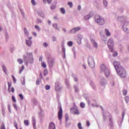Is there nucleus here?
<instances>
[{"label":"nucleus","instance_id":"f257e3e1","mask_svg":"<svg viewBox=\"0 0 129 129\" xmlns=\"http://www.w3.org/2000/svg\"><path fill=\"white\" fill-rule=\"evenodd\" d=\"M118 21L122 22L123 25L122 29L125 34H129V22L126 21L125 17L123 16L118 17Z\"/></svg>","mask_w":129,"mask_h":129},{"label":"nucleus","instance_id":"f03ea898","mask_svg":"<svg viewBox=\"0 0 129 129\" xmlns=\"http://www.w3.org/2000/svg\"><path fill=\"white\" fill-rule=\"evenodd\" d=\"M26 55H27L24 54L23 55V59L25 62V64L28 66L29 64V63H30V64H33V63H34V58L33 57V53L27 52ZM27 56H28V57Z\"/></svg>","mask_w":129,"mask_h":129},{"label":"nucleus","instance_id":"7ed1b4c3","mask_svg":"<svg viewBox=\"0 0 129 129\" xmlns=\"http://www.w3.org/2000/svg\"><path fill=\"white\" fill-rule=\"evenodd\" d=\"M94 21H95V23H97L98 25H102L105 24V20H104V18L98 15L95 16Z\"/></svg>","mask_w":129,"mask_h":129},{"label":"nucleus","instance_id":"20e7f679","mask_svg":"<svg viewBox=\"0 0 129 129\" xmlns=\"http://www.w3.org/2000/svg\"><path fill=\"white\" fill-rule=\"evenodd\" d=\"M116 71L121 78H125L126 77V72L122 67L118 69Z\"/></svg>","mask_w":129,"mask_h":129},{"label":"nucleus","instance_id":"39448f33","mask_svg":"<svg viewBox=\"0 0 129 129\" xmlns=\"http://www.w3.org/2000/svg\"><path fill=\"white\" fill-rule=\"evenodd\" d=\"M100 70H101V72H104L106 77L107 78H108L110 74L109 70H108V68H106V66H105V64H102L101 66Z\"/></svg>","mask_w":129,"mask_h":129},{"label":"nucleus","instance_id":"423d86ee","mask_svg":"<svg viewBox=\"0 0 129 129\" xmlns=\"http://www.w3.org/2000/svg\"><path fill=\"white\" fill-rule=\"evenodd\" d=\"M88 63L91 68H94L95 67V61L93 57L89 56L88 57Z\"/></svg>","mask_w":129,"mask_h":129},{"label":"nucleus","instance_id":"0eeeda50","mask_svg":"<svg viewBox=\"0 0 129 129\" xmlns=\"http://www.w3.org/2000/svg\"><path fill=\"white\" fill-rule=\"evenodd\" d=\"M113 45H114L113 39L112 38L109 39L107 42V46L110 52H113Z\"/></svg>","mask_w":129,"mask_h":129},{"label":"nucleus","instance_id":"6e6552de","mask_svg":"<svg viewBox=\"0 0 129 129\" xmlns=\"http://www.w3.org/2000/svg\"><path fill=\"white\" fill-rule=\"evenodd\" d=\"M74 106L71 108V113H73V114H76L77 115H79L80 114V112L78 110V108H77V106H76V104L75 103L74 104Z\"/></svg>","mask_w":129,"mask_h":129},{"label":"nucleus","instance_id":"1a4fd4ad","mask_svg":"<svg viewBox=\"0 0 129 129\" xmlns=\"http://www.w3.org/2000/svg\"><path fill=\"white\" fill-rule=\"evenodd\" d=\"M109 117V125L110 126H112L113 125V123L112 122V118H111V116H110V114L109 113H107L106 114H104L103 115V119L104 120L106 119L107 117Z\"/></svg>","mask_w":129,"mask_h":129},{"label":"nucleus","instance_id":"9d476101","mask_svg":"<svg viewBox=\"0 0 129 129\" xmlns=\"http://www.w3.org/2000/svg\"><path fill=\"white\" fill-rule=\"evenodd\" d=\"M113 65L116 71H117V69H119V68L122 67L121 66H120V62L117 61H114L113 63Z\"/></svg>","mask_w":129,"mask_h":129},{"label":"nucleus","instance_id":"9b49d317","mask_svg":"<svg viewBox=\"0 0 129 129\" xmlns=\"http://www.w3.org/2000/svg\"><path fill=\"white\" fill-rule=\"evenodd\" d=\"M55 63V60L53 58H48V65L49 68H52Z\"/></svg>","mask_w":129,"mask_h":129},{"label":"nucleus","instance_id":"f8f14e48","mask_svg":"<svg viewBox=\"0 0 129 129\" xmlns=\"http://www.w3.org/2000/svg\"><path fill=\"white\" fill-rule=\"evenodd\" d=\"M32 37L31 36L29 37L28 39H26V44L28 47H31V46H32V44H33V42H32Z\"/></svg>","mask_w":129,"mask_h":129},{"label":"nucleus","instance_id":"ddd939ff","mask_svg":"<svg viewBox=\"0 0 129 129\" xmlns=\"http://www.w3.org/2000/svg\"><path fill=\"white\" fill-rule=\"evenodd\" d=\"M81 30V27H78L76 28H74L72 29L71 30L70 33L71 34H76L78 32H79Z\"/></svg>","mask_w":129,"mask_h":129},{"label":"nucleus","instance_id":"4468645a","mask_svg":"<svg viewBox=\"0 0 129 129\" xmlns=\"http://www.w3.org/2000/svg\"><path fill=\"white\" fill-rule=\"evenodd\" d=\"M58 119L61 120L62 119V117H63V110H62V107H59V110L58 113Z\"/></svg>","mask_w":129,"mask_h":129},{"label":"nucleus","instance_id":"2eb2a0df","mask_svg":"<svg viewBox=\"0 0 129 129\" xmlns=\"http://www.w3.org/2000/svg\"><path fill=\"white\" fill-rule=\"evenodd\" d=\"M55 91L57 92V93L58 92H60V90H61V87L60 86V83L59 82H56L55 84Z\"/></svg>","mask_w":129,"mask_h":129},{"label":"nucleus","instance_id":"dca6fc26","mask_svg":"<svg viewBox=\"0 0 129 129\" xmlns=\"http://www.w3.org/2000/svg\"><path fill=\"white\" fill-rule=\"evenodd\" d=\"M100 82L101 83V85L102 86L106 85L107 83V81L105 80V79L103 77H100Z\"/></svg>","mask_w":129,"mask_h":129},{"label":"nucleus","instance_id":"f3484780","mask_svg":"<svg viewBox=\"0 0 129 129\" xmlns=\"http://www.w3.org/2000/svg\"><path fill=\"white\" fill-rule=\"evenodd\" d=\"M92 17H93V13L91 12L88 15H86L84 19L86 21H88V20H89L90 18H92Z\"/></svg>","mask_w":129,"mask_h":129},{"label":"nucleus","instance_id":"a211bd4d","mask_svg":"<svg viewBox=\"0 0 129 129\" xmlns=\"http://www.w3.org/2000/svg\"><path fill=\"white\" fill-rule=\"evenodd\" d=\"M48 129H56L55 123L53 122L49 123Z\"/></svg>","mask_w":129,"mask_h":129},{"label":"nucleus","instance_id":"6ab92c4d","mask_svg":"<svg viewBox=\"0 0 129 129\" xmlns=\"http://www.w3.org/2000/svg\"><path fill=\"white\" fill-rule=\"evenodd\" d=\"M81 40H82V35H78L77 37V42L78 44H80L81 43Z\"/></svg>","mask_w":129,"mask_h":129},{"label":"nucleus","instance_id":"aec40b11","mask_svg":"<svg viewBox=\"0 0 129 129\" xmlns=\"http://www.w3.org/2000/svg\"><path fill=\"white\" fill-rule=\"evenodd\" d=\"M32 123L33 124V128L36 129V119L34 116L32 117Z\"/></svg>","mask_w":129,"mask_h":129},{"label":"nucleus","instance_id":"412c9836","mask_svg":"<svg viewBox=\"0 0 129 129\" xmlns=\"http://www.w3.org/2000/svg\"><path fill=\"white\" fill-rule=\"evenodd\" d=\"M52 27L55 29V30H57V31H60V28L58 26V24L57 23L52 24Z\"/></svg>","mask_w":129,"mask_h":129},{"label":"nucleus","instance_id":"4be33fe9","mask_svg":"<svg viewBox=\"0 0 129 129\" xmlns=\"http://www.w3.org/2000/svg\"><path fill=\"white\" fill-rule=\"evenodd\" d=\"M91 41L95 48H97L98 44L95 42V40L93 38H91Z\"/></svg>","mask_w":129,"mask_h":129},{"label":"nucleus","instance_id":"5701e85b","mask_svg":"<svg viewBox=\"0 0 129 129\" xmlns=\"http://www.w3.org/2000/svg\"><path fill=\"white\" fill-rule=\"evenodd\" d=\"M37 14L38 15V16L41 17V18H45V14H44V12H43V11L38 12Z\"/></svg>","mask_w":129,"mask_h":129},{"label":"nucleus","instance_id":"b1692460","mask_svg":"<svg viewBox=\"0 0 129 129\" xmlns=\"http://www.w3.org/2000/svg\"><path fill=\"white\" fill-rule=\"evenodd\" d=\"M105 33L107 37H110V36H111V34L109 32V30H108L107 29H105Z\"/></svg>","mask_w":129,"mask_h":129},{"label":"nucleus","instance_id":"393cba45","mask_svg":"<svg viewBox=\"0 0 129 129\" xmlns=\"http://www.w3.org/2000/svg\"><path fill=\"white\" fill-rule=\"evenodd\" d=\"M2 69L6 75H8V69L5 66H2Z\"/></svg>","mask_w":129,"mask_h":129},{"label":"nucleus","instance_id":"a878e982","mask_svg":"<svg viewBox=\"0 0 129 129\" xmlns=\"http://www.w3.org/2000/svg\"><path fill=\"white\" fill-rule=\"evenodd\" d=\"M62 47V51L63 52L64 57V58H65L66 56V49L65 48V46H64V45H61Z\"/></svg>","mask_w":129,"mask_h":129},{"label":"nucleus","instance_id":"bb28decb","mask_svg":"<svg viewBox=\"0 0 129 129\" xmlns=\"http://www.w3.org/2000/svg\"><path fill=\"white\" fill-rule=\"evenodd\" d=\"M59 11H60V13H61V14H62V15H65V14H66V10H65V9L64 8H61L59 9Z\"/></svg>","mask_w":129,"mask_h":129},{"label":"nucleus","instance_id":"cd10ccee","mask_svg":"<svg viewBox=\"0 0 129 129\" xmlns=\"http://www.w3.org/2000/svg\"><path fill=\"white\" fill-rule=\"evenodd\" d=\"M24 32L25 36H27V37H29V36L30 35V34L29 33V32L28 31V30H27V28H24Z\"/></svg>","mask_w":129,"mask_h":129},{"label":"nucleus","instance_id":"c85d7f7f","mask_svg":"<svg viewBox=\"0 0 129 129\" xmlns=\"http://www.w3.org/2000/svg\"><path fill=\"white\" fill-rule=\"evenodd\" d=\"M72 51L74 53V59H76V50H75V47L72 48Z\"/></svg>","mask_w":129,"mask_h":129},{"label":"nucleus","instance_id":"c756f323","mask_svg":"<svg viewBox=\"0 0 129 129\" xmlns=\"http://www.w3.org/2000/svg\"><path fill=\"white\" fill-rule=\"evenodd\" d=\"M24 69H25V66H22L19 70V74H22V73L23 72V71H24Z\"/></svg>","mask_w":129,"mask_h":129},{"label":"nucleus","instance_id":"7c9ffc66","mask_svg":"<svg viewBox=\"0 0 129 129\" xmlns=\"http://www.w3.org/2000/svg\"><path fill=\"white\" fill-rule=\"evenodd\" d=\"M43 23V20H42L40 18H37L36 20V23L37 24H42Z\"/></svg>","mask_w":129,"mask_h":129},{"label":"nucleus","instance_id":"2f4dec72","mask_svg":"<svg viewBox=\"0 0 129 129\" xmlns=\"http://www.w3.org/2000/svg\"><path fill=\"white\" fill-rule=\"evenodd\" d=\"M21 80V83L22 85H25V77H22Z\"/></svg>","mask_w":129,"mask_h":129},{"label":"nucleus","instance_id":"473e14b6","mask_svg":"<svg viewBox=\"0 0 129 129\" xmlns=\"http://www.w3.org/2000/svg\"><path fill=\"white\" fill-rule=\"evenodd\" d=\"M103 4L105 8H106L107 7V5H108V3L106 1V0H103Z\"/></svg>","mask_w":129,"mask_h":129},{"label":"nucleus","instance_id":"72a5a7b5","mask_svg":"<svg viewBox=\"0 0 129 129\" xmlns=\"http://www.w3.org/2000/svg\"><path fill=\"white\" fill-rule=\"evenodd\" d=\"M8 91L11 92V87H12V83H10V82H8Z\"/></svg>","mask_w":129,"mask_h":129},{"label":"nucleus","instance_id":"f704fd0d","mask_svg":"<svg viewBox=\"0 0 129 129\" xmlns=\"http://www.w3.org/2000/svg\"><path fill=\"white\" fill-rule=\"evenodd\" d=\"M24 124L25 125H26V126H28V125L30 124V123L29 122V120H24Z\"/></svg>","mask_w":129,"mask_h":129},{"label":"nucleus","instance_id":"c9c22d12","mask_svg":"<svg viewBox=\"0 0 129 129\" xmlns=\"http://www.w3.org/2000/svg\"><path fill=\"white\" fill-rule=\"evenodd\" d=\"M34 27L36 29V30H37L38 32H40V31H41V28H40L39 26L35 25Z\"/></svg>","mask_w":129,"mask_h":129},{"label":"nucleus","instance_id":"e433bc0d","mask_svg":"<svg viewBox=\"0 0 129 129\" xmlns=\"http://www.w3.org/2000/svg\"><path fill=\"white\" fill-rule=\"evenodd\" d=\"M17 61H18L19 64H23V63L24 62V61L21 58L18 59Z\"/></svg>","mask_w":129,"mask_h":129},{"label":"nucleus","instance_id":"4c0bfd02","mask_svg":"<svg viewBox=\"0 0 129 129\" xmlns=\"http://www.w3.org/2000/svg\"><path fill=\"white\" fill-rule=\"evenodd\" d=\"M68 45L69 47H72V46H73V42L72 41H69L68 42Z\"/></svg>","mask_w":129,"mask_h":129},{"label":"nucleus","instance_id":"58836bf2","mask_svg":"<svg viewBox=\"0 0 129 129\" xmlns=\"http://www.w3.org/2000/svg\"><path fill=\"white\" fill-rule=\"evenodd\" d=\"M68 5L69 6L70 8H73V3L72 2H68Z\"/></svg>","mask_w":129,"mask_h":129},{"label":"nucleus","instance_id":"ea45409f","mask_svg":"<svg viewBox=\"0 0 129 129\" xmlns=\"http://www.w3.org/2000/svg\"><path fill=\"white\" fill-rule=\"evenodd\" d=\"M41 66L43 68H46L47 67V65H46V63H45V62L44 61H42L41 62Z\"/></svg>","mask_w":129,"mask_h":129},{"label":"nucleus","instance_id":"a19ab883","mask_svg":"<svg viewBox=\"0 0 129 129\" xmlns=\"http://www.w3.org/2000/svg\"><path fill=\"white\" fill-rule=\"evenodd\" d=\"M122 92H123V95L125 96L127 94V91H126V90H123Z\"/></svg>","mask_w":129,"mask_h":129},{"label":"nucleus","instance_id":"79ce46f5","mask_svg":"<svg viewBox=\"0 0 129 129\" xmlns=\"http://www.w3.org/2000/svg\"><path fill=\"white\" fill-rule=\"evenodd\" d=\"M78 127L79 129H83V128H82V125H81V123H79L78 124Z\"/></svg>","mask_w":129,"mask_h":129},{"label":"nucleus","instance_id":"37998d69","mask_svg":"<svg viewBox=\"0 0 129 129\" xmlns=\"http://www.w3.org/2000/svg\"><path fill=\"white\" fill-rule=\"evenodd\" d=\"M51 10H54V9H56V5L54 4H52V5L50 7Z\"/></svg>","mask_w":129,"mask_h":129},{"label":"nucleus","instance_id":"c03bdc74","mask_svg":"<svg viewBox=\"0 0 129 129\" xmlns=\"http://www.w3.org/2000/svg\"><path fill=\"white\" fill-rule=\"evenodd\" d=\"M80 106L82 108H84L85 107V104L83 102L81 103Z\"/></svg>","mask_w":129,"mask_h":129},{"label":"nucleus","instance_id":"a18cd8bd","mask_svg":"<svg viewBox=\"0 0 129 129\" xmlns=\"http://www.w3.org/2000/svg\"><path fill=\"white\" fill-rule=\"evenodd\" d=\"M32 102L34 105H37V104L38 103V101H37L36 99H33V100L32 101Z\"/></svg>","mask_w":129,"mask_h":129},{"label":"nucleus","instance_id":"49530a36","mask_svg":"<svg viewBox=\"0 0 129 129\" xmlns=\"http://www.w3.org/2000/svg\"><path fill=\"white\" fill-rule=\"evenodd\" d=\"M43 46L45 48H47V47H48V46H49V44L47 42H44L43 44Z\"/></svg>","mask_w":129,"mask_h":129},{"label":"nucleus","instance_id":"de8ad7c7","mask_svg":"<svg viewBox=\"0 0 129 129\" xmlns=\"http://www.w3.org/2000/svg\"><path fill=\"white\" fill-rule=\"evenodd\" d=\"M117 55H118V53H117V52L116 51H114L113 53V57H116V56H117Z\"/></svg>","mask_w":129,"mask_h":129},{"label":"nucleus","instance_id":"09e8293b","mask_svg":"<svg viewBox=\"0 0 129 129\" xmlns=\"http://www.w3.org/2000/svg\"><path fill=\"white\" fill-rule=\"evenodd\" d=\"M44 76H47V75H48V70H44Z\"/></svg>","mask_w":129,"mask_h":129},{"label":"nucleus","instance_id":"8fccbe9b","mask_svg":"<svg viewBox=\"0 0 129 129\" xmlns=\"http://www.w3.org/2000/svg\"><path fill=\"white\" fill-rule=\"evenodd\" d=\"M19 96L20 99H21V100H23L24 99V96L23 95V94H20L19 95Z\"/></svg>","mask_w":129,"mask_h":129},{"label":"nucleus","instance_id":"3c124183","mask_svg":"<svg viewBox=\"0 0 129 129\" xmlns=\"http://www.w3.org/2000/svg\"><path fill=\"white\" fill-rule=\"evenodd\" d=\"M124 100L126 101V103H127L128 102V101H129L128 96L125 97Z\"/></svg>","mask_w":129,"mask_h":129},{"label":"nucleus","instance_id":"603ef678","mask_svg":"<svg viewBox=\"0 0 129 129\" xmlns=\"http://www.w3.org/2000/svg\"><path fill=\"white\" fill-rule=\"evenodd\" d=\"M31 4L33 5V6H36V1H35V0H31Z\"/></svg>","mask_w":129,"mask_h":129},{"label":"nucleus","instance_id":"864d4df0","mask_svg":"<svg viewBox=\"0 0 129 129\" xmlns=\"http://www.w3.org/2000/svg\"><path fill=\"white\" fill-rule=\"evenodd\" d=\"M50 87L49 85H47L46 86H45V89L46 90H49L50 89Z\"/></svg>","mask_w":129,"mask_h":129},{"label":"nucleus","instance_id":"5fc2aeb1","mask_svg":"<svg viewBox=\"0 0 129 129\" xmlns=\"http://www.w3.org/2000/svg\"><path fill=\"white\" fill-rule=\"evenodd\" d=\"M92 106L93 107H99V105L98 104H92Z\"/></svg>","mask_w":129,"mask_h":129},{"label":"nucleus","instance_id":"6e6d98bb","mask_svg":"<svg viewBox=\"0 0 129 129\" xmlns=\"http://www.w3.org/2000/svg\"><path fill=\"white\" fill-rule=\"evenodd\" d=\"M12 100L14 101V102H16L17 100H16L15 96H12Z\"/></svg>","mask_w":129,"mask_h":129},{"label":"nucleus","instance_id":"4d7b16f0","mask_svg":"<svg viewBox=\"0 0 129 129\" xmlns=\"http://www.w3.org/2000/svg\"><path fill=\"white\" fill-rule=\"evenodd\" d=\"M0 129H6V126H5V124H3V125H1Z\"/></svg>","mask_w":129,"mask_h":129},{"label":"nucleus","instance_id":"13d9d810","mask_svg":"<svg viewBox=\"0 0 129 129\" xmlns=\"http://www.w3.org/2000/svg\"><path fill=\"white\" fill-rule=\"evenodd\" d=\"M13 107H14L15 109L18 110V107L17 106V105L16 104H14L13 105Z\"/></svg>","mask_w":129,"mask_h":129},{"label":"nucleus","instance_id":"bf43d9fd","mask_svg":"<svg viewBox=\"0 0 129 129\" xmlns=\"http://www.w3.org/2000/svg\"><path fill=\"white\" fill-rule=\"evenodd\" d=\"M18 124L17 123V122H14V126L17 128V129H19V128H18Z\"/></svg>","mask_w":129,"mask_h":129},{"label":"nucleus","instance_id":"052dcab7","mask_svg":"<svg viewBox=\"0 0 129 129\" xmlns=\"http://www.w3.org/2000/svg\"><path fill=\"white\" fill-rule=\"evenodd\" d=\"M78 11H81V6L79 5L77 8Z\"/></svg>","mask_w":129,"mask_h":129},{"label":"nucleus","instance_id":"680f3d73","mask_svg":"<svg viewBox=\"0 0 129 129\" xmlns=\"http://www.w3.org/2000/svg\"><path fill=\"white\" fill-rule=\"evenodd\" d=\"M75 92H78V88L77 86H75Z\"/></svg>","mask_w":129,"mask_h":129},{"label":"nucleus","instance_id":"e2e57ef3","mask_svg":"<svg viewBox=\"0 0 129 129\" xmlns=\"http://www.w3.org/2000/svg\"><path fill=\"white\" fill-rule=\"evenodd\" d=\"M52 1H53L52 0H47V3H48V5H51V3H52Z\"/></svg>","mask_w":129,"mask_h":129},{"label":"nucleus","instance_id":"0e129e2a","mask_svg":"<svg viewBox=\"0 0 129 129\" xmlns=\"http://www.w3.org/2000/svg\"><path fill=\"white\" fill-rule=\"evenodd\" d=\"M10 91H11L12 92H13V93H14V92H15V88H14V87H12L11 90H10Z\"/></svg>","mask_w":129,"mask_h":129},{"label":"nucleus","instance_id":"69168bd1","mask_svg":"<svg viewBox=\"0 0 129 129\" xmlns=\"http://www.w3.org/2000/svg\"><path fill=\"white\" fill-rule=\"evenodd\" d=\"M56 38L55 36L52 37V41L53 42H56Z\"/></svg>","mask_w":129,"mask_h":129},{"label":"nucleus","instance_id":"338daca9","mask_svg":"<svg viewBox=\"0 0 129 129\" xmlns=\"http://www.w3.org/2000/svg\"><path fill=\"white\" fill-rule=\"evenodd\" d=\"M32 34L33 35V36H34V37H37V33H36V32H33L32 33Z\"/></svg>","mask_w":129,"mask_h":129},{"label":"nucleus","instance_id":"774afa93","mask_svg":"<svg viewBox=\"0 0 129 129\" xmlns=\"http://www.w3.org/2000/svg\"><path fill=\"white\" fill-rule=\"evenodd\" d=\"M36 84H37V85H39L40 84V80H37L36 81Z\"/></svg>","mask_w":129,"mask_h":129}]
</instances>
